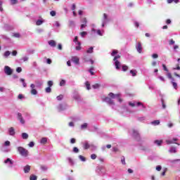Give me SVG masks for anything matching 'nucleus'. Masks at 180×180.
<instances>
[{"instance_id": "1", "label": "nucleus", "mask_w": 180, "mask_h": 180, "mask_svg": "<svg viewBox=\"0 0 180 180\" xmlns=\"http://www.w3.org/2000/svg\"><path fill=\"white\" fill-rule=\"evenodd\" d=\"M18 151L22 157H27L29 155V150L22 146L18 148Z\"/></svg>"}, {"instance_id": "2", "label": "nucleus", "mask_w": 180, "mask_h": 180, "mask_svg": "<svg viewBox=\"0 0 180 180\" xmlns=\"http://www.w3.org/2000/svg\"><path fill=\"white\" fill-rule=\"evenodd\" d=\"M4 72L5 74H6V75H12V74L13 73V70L11 68V67L5 66Z\"/></svg>"}, {"instance_id": "3", "label": "nucleus", "mask_w": 180, "mask_h": 180, "mask_svg": "<svg viewBox=\"0 0 180 180\" xmlns=\"http://www.w3.org/2000/svg\"><path fill=\"white\" fill-rule=\"evenodd\" d=\"M108 96H110V98H111L112 99H115V98H117L119 102H122V99L120 98V94H115L113 93H110L108 94Z\"/></svg>"}, {"instance_id": "4", "label": "nucleus", "mask_w": 180, "mask_h": 180, "mask_svg": "<svg viewBox=\"0 0 180 180\" xmlns=\"http://www.w3.org/2000/svg\"><path fill=\"white\" fill-rule=\"evenodd\" d=\"M103 101L105 102H106L107 103H108V105H115V102H113V101L112 100V98H109V97H105Z\"/></svg>"}, {"instance_id": "5", "label": "nucleus", "mask_w": 180, "mask_h": 180, "mask_svg": "<svg viewBox=\"0 0 180 180\" xmlns=\"http://www.w3.org/2000/svg\"><path fill=\"white\" fill-rule=\"evenodd\" d=\"M174 141H178V139L174 138V139H173V140H167L166 143H167V144H174ZM175 144H177V146H179V143H175Z\"/></svg>"}, {"instance_id": "6", "label": "nucleus", "mask_w": 180, "mask_h": 180, "mask_svg": "<svg viewBox=\"0 0 180 180\" xmlns=\"http://www.w3.org/2000/svg\"><path fill=\"white\" fill-rule=\"evenodd\" d=\"M71 61L75 63V64H79V58L77 56H72L71 58Z\"/></svg>"}, {"instance_id": "7", "label": "nucleus", "mask_w": 180, "mask_h": 180, "mask_svg": "<svg viewBox=\"0 0 180 180\" xmlns=\"http://www.w3.org/2000/svg\"><path fill=\"white\" fill-rule=\"evenodd\" d=\"M18 119L20 120L22 124H25V120L23 119V117L20 112L18 113Z\"/></svg>"}, {"instance_id": "8", "label": "nucleus", "mask_w": 180, "mask_h": 180, "mask_svg": "<svg viewBox=\"0 0 180 180\" xmlns=\"http://www.w3.org/2000/svg\"><path fill=\"white\" fill-rule=\"evenodd\" d=\"M136 50L139 53H141V51H143V46H141V42H138Z\"/></svg>"}, {"instance_id": "9", "label": "nucleus", "mask_w": 180, "mask_h": 180, "mask_svg": "<svg viewBox=\"0 0 180 180\" xmlns=\"http://www.w3.org/2000/svg\"><path fill=\"white\" fill-rule=\"evenodd\" d=\"M24 172L25 174H27L29 172H30V166L29 165H27L25 167H24Z\"/></svg>"}, {"instance_id": "10", "label": "nucleus", "mask_w": 180, "mask_h": 180, "mask_svg": "<svg viewBox=\"0 0 180 180\" xmlns=\"http://www.w3.org/2000/svg\"><path fill=\"white\" fill-rule=\"evenodd\" d=\"M10 136H15V129L13 127H10L8 129Z\"/></svg>"}, {"instance_id": "11", "label": "nucleus", "mask_w": 180, "mask_h": 180, "mask_svg": "<svg viewBox=\"0 0 180 180\" xmlns=\"http://www.w3.org/2000/svg\"><path fill=\"white\" fill-rule=\"evenodd\" d=\"M49 46H51V47H56V41H54V40L49 41Z\"/></svg>"}, {"instance_id": "12", "label": "nucleus", "mask_w": 180, "mask_h": 180, "mask_svg": "<svg viewBox=\"0 0 180 180\" xmlns=\"http://www.w3.org/2000/svg\"><path fill=\"white\" fill-rule=\"evenodd\" d=\"M115 65V68L116 70H120V63L119 62V60H114Z\"/></svg>"}, {"instance_id": "13", "label": "nucleus", "mask_w": 180, "mask_h": 180, "mask_svg": "<svg viewBox=\"0 0 180 180\" xmlns=\"http://www.w3.org/2000/svg\"><path fill=\"white\" fill-rule=\"evenodd\" d=\"M171 84H172L173 88L178 89V84L174 81V79H172Z\"/></svg>"}, {"instance_id": "14", "label": "nucleus", "mask_w": 180, "mask_h": 180, "mask_svg": "<svg viewBox=\"0 0 180 180\" xmlns=\"http://www.w3.org/2000/svg\"><path fill=\"white\" fill-rule=\"evenodd\" d=\"M22 138L23 139V140H27L29 139V134L24 132L22 134Z\"/></svg>"}, {"instance_id": "15", "label": "nucleus", "mask_w": 180, "mask_h": 180, "mask_svg": "<svg viewBox=\"0 0 180 180\" xmlns=\"http://www.w3.org/2000/svg\"><path fill=\"white\" fill-rule=\"evenodd\" d=\"M8 162H9L10 165H13V162L10 158H7L4 161V164H8Z\"/></svg>"}, {"instance_id": "16", "label": "nucleus", "mask_w": 180, "mask_h": 180, "mask_svg": "<svg viewBox=\"0 0 180 180\" xmlns=\"http://www.w3.org/2000/svg\"><path fill=\"white\" fill-rule=\"evenodd\" d=\"M11 56V51H6L4 53V57L5 58H8V57Z\"/></svg>"}, {"instance_id": "17", "label": "nucleus", "mask_w": 180, "mask_h": 180, "mask_svg": "<svg viewBox=\"0 0 180 180\" xmlns=\"http://www.w3.org/2000/svg\"><path fill=\"white\" fill-rule=\"evenodd\" d=\"M154 143L157 144V146H161L162 144V140H155Z\"/></svg>"}, {"instance_id": "18", "label": "nucleus", "mask_w": 180, "mask_h": 180, "mask_svg": "<svg viewBox=\"0 0 180 180\" xmlns=\"http://www.w3.org/2000/svg\"><path fill=\"white\" fill-rule=\"evenodd\" d=\"M160 120H155L153 122H151V124H153L154 126H158V124H160Z\"/></svg>"}, {"instance_id": "19", "label": "nucleus", "mask_w": 180, "mask_h": 180, "mask_svg": "<svg viewBox=\"0 0 180 180\" xmlns=\"http://www.w3.org/2000/svg\"><path fill=\"white\" fill-rule=\"evenodd\" d=\"M94 66H91L89 70V72H90L91 75H95V73L94 72Z\"/></svg>"}, {"instance_id": "20", "label": "nucleus", "mask_w": 180, "mask_h": 180, "mask_svg": "<svg viewBox=\"0 0 180 180\" xmlns=\"http://www.w3.org/2000/svg\"><path fill=\"white\" fill-rule=\"evenodd\" d=\"M78 46L75 47V50H77V51H79V50H81L82 47H81V42H77V44Z\"/></svg>"}, {"instance_id": "21", "label": "nucleus", "mask_w": 180, "mask_h": 180, "mask_svg": "<svg viewBox=\"0 0 180 180\" xmlns=\"http://www.w3.org/2000/svg\"><path fill=\"white\" fill-rule=\"evenodd\" d=\"M133 136H134V137H139L140 135L139 134V131L133 129Z\"/></svg>"}, {"instance_id": "22", "label": "nucleus", "mask_w": 180, "mask_h": 180, "mask_svg": "<svg viewBox=\"0 0 180 180\" xmlns=\"http://www.w3.org/2000/svg\"><path fill=\"white\" fill-rule=\"evenodd\" d=\"M40 143L41 144H46V143H47V138H42Z\"/></svg>"}, {"instance_id": "23", "label": "nucleus", "mask_w": 180, "mask_h": 180, "mask_svg": "<svg viewBox=\"0 0 180 180\" xmlns=\"http://www.w3.org/2000/svg\"><path fill=\"white\" fill-rule=\"evenodd\" d=\"M130 74H131L132 77H136L137 75V71L136 70H130Z\"/></svg>"}, {"instance_id": "24", "label": "nucleus", "mask_w": 180, "mask_h": 180, "mask_svg": "<svg viewBox=\"0 0 180 180\" xmlns=\"http://www.w3.org/2000/svg\"><path fill=\"white\" fill-rule=\"evenodd\" d=\"M81 22H82V25H86V23H87V20H86V18H81Z\"/></svg>"}, {"instance_id": "25", "label": "nucleus", "mask_w": 180, "mask_h": 180, "mask_svg": "<svg viewBox=\"0 0 180 180\" xmlns=\"http://www.w3.org/2000/svg\"><path fill=\"white\" fill-rule=\"evenodd\" d=\"M90 146L89 143H88V142L84 143V150H88V148H89Z\"/></svg>"}, {"instance_id": "26", "label": "nucleus", "mask_w": 180, "mask_h": 180, "mask_svg": "<svg viewBox=\"0 0 180 180\" xmlns=\"http://www.w3.org/2000/svg\"><path fill=\"white\" fill-rule=\"evenodd\" d=\"M31 94L32 95H37V90H36V89H32L31 90Z\"/></svg>"}, {"instance_id": "27", "label": "nucleus", "mask_w": 180, "mask_h": 180, "mask_svg": "<svg viewBox=\"0 0 180 180\" xmlns=\"http://www.w3.org/2000/svg\"><path fill=\"white\" fill-rule=\"evenodd\" d=\"M86 89H88V91H89V89H91V84H89V82H86Z\"/></svg>"}, {"instance_id": "28", "label": "nucleus", "mask_w": 180, "mask_h": 180, "mask_svg": "<svg viewBox=\"0 0 180 180\" xmlns=\"http://www.w3.org/2000/svg\"><path fill=\"white\" fill-rule=\"evenodd\" d=\"M56 98L58 99V101H63V99H64V96L60 94V95L56 97Z\"/></svg>"}, {"instance_id": "29", "label": "nucleus", "mask_w": 180, "mask_h": 180, "mask_svg": "<svg viewBox=\"0 0 180 180\" xmlns=\"http://www.w3.org/2000/svg\"><path fill=\"white\" fill-rule=\"evenodd\" d=\"M117 53H119V51L116 49H114L112 51V52L111 53V56L113 57V56H116V54H117Z\"/></svg>"}, {"instance_id": "30", "label": "nucleus", "mask_w": 180, "mask_h": 180, "mask_svg": "<svg viewBox=\"0 0 180 180\" xmlns=\"http://www.w3.org/2000/svg\"><path fill=\"white\" fill-rule=\"evenodd\" d=\"M100 86H101V85H99V84H98V83L92 85V88H94V89H98V88H99Z\"/></svg>"}, {"instance_id": "31", "label": "nucleus", "mask_w": 180, "mask_h": 180, "mask_svg": "<svg viewBox=\"0 0 180 180\" xmlns=\"http://www.w3.org/2000/svg\"><path fill=\"white\" fill-rule=\"evenodd\" d=\"M86 53H94V47H90L87 51H86Z\"/></svg>"}, {"instance_id": "32", "label": "nucleus", "mask_w": 180, "mask_h": 180, "mask_svg": "<svg viewBox=\"0 0 180 180\" xmlns=\"http://www.w3.org/2000/svg\"><path fill=\"white\" fill-rule=\"evenodd\" d=\"M129 70V67L126 65H122V71L126 72Z\"/></svg>"}, {"instance_id": "33", "label": "nucleus", "mask_w": 180, "mask_h": 180, "mask_svg": "<svg viewBox=\"0 0 180 180\" xmlns=\"http://www.w3.org/2000/svg\"><path fill=\"white\" fill-rule=\"evenodd\" d=\"M121 162L123 165H126V159L124 158V156H122L121 158Z\"/></svg>"}, {"instance_id": "34", "label": "nucleus", "mask_w": 180, "mask_h": 180, "mask_svg": "<svg viewBox=\"0 0 180 180\" xmlns=\"http://www.w3.org/2000/svg\"><path fill=\"white\" fill-rule=\"evenodd\" d=\"M79 160H81V161L85 162L86 161V158H85V157L82 156V155H79Z\"/></svg>"}, {"instance_id": "35", "label": "nucleus", "mask_w": 180, "mask_h": 180, "mask_svg": "<svg viewBox=\"0 0 180 180\" xmlns=\"http://www.w3.org/2000/svg\"><path fill=\"white\" fill-rule=\"evenodd\" d=\"M30 180H37V176H35V175H31V176H30Z\"/></svg>"}, {"instance_id": "36", "label": "nucleus", "mask_w": 180, "mask_h": 180, "mask_svg": "<svg viewBox=\"0 0 180 180\" xmlns=\"http://www.w3.org/2000/svg\"><path fill=\"white\" fill-rule=\"evenodd\" d=\"M41 169L42 171H47V169H48L47 166H46V165H41Z\"/></svg>"}, {"instance_id": "37", "label": "nucleus", "mask_w": 180, "mask_h": 180, "mask_svg": "<svg viewBox=\"0 0 180 180\" xmlns=\"http://www.w3.org/2000/svg\"><path fill=\"white\" fill-rule=\"evenodd\" d=\"M87 127H88L87 123H84V124H82V126H81V129H86Z\"/></svg>"}, {"instance_id": "38", "label": "nucleus", "mask_w": 180, "mask_h": 180, "mask_svg": "<svg viewBox=\"0 0 180 180\" xmlns=\"http://www.w3.org/2000/svg\"><path fill=\"white\" fill-rule=\"evenodd\" d=\"M86 34H88V32H86L85 31L80 32V36H82V37L86 36Z\"/></svg>"}, {"instance_id": "39", "label": "nucleus", "mask_w": 180, "mask_h": 180, "mask_svg": "<svg viewBox=\"0 0 180 180\" xmlns=\"http://www.w3.org/2000/svg\"><path fill=\"white\" fill-rule=\"evenodd\" d=\"M45 91H46V94H50V92H51V87H46L45 89Z\"/></svg>"}, {"instance_id": "40", "label": "nucleus", "mask_w": 180, "mask_h": 180, "mask_svg": "<svg viewBox=\"0 0 180 180\" xmlns=\"http://www.w3.org/2000/svg\"><path fill=\"white\" fill-rule=\"evenodd\" d=\"M42 23H43V21H42L41 20H38L37 21V22H36V25H37V26H40V25H42Z\"/></svg>"}, {"instance_id": "41", "label": "nucleus", "mask_w": 180, "mask_h": 180, "mask_svg": "<svg viewBox=\"0 0 180 180\" xmlns=\"http://www.w3.org/2000/svg\"><path fill=\"white\" fill-rule=\"evenodd\" d=\"M48 86L49 88H51V86H53V81L51 80L48 81Z\"/></svg>"}, {"instance_id": "42", "label": "nucleus", "mask_w": 180, "mask_h": 180, "mask_svg": "<svg viewBox=\"0 0 180 180\" xmlns=\"http://www.w3.org/2000/svg\"><path fill=\"white\" fill-rule=\"evenodd\" d=\"M73 41L75 43V44H78V43H79V41H78V37L76 36L73 40Z\"/></svg>"}, {"instance_id": "43", "label": "nucleus", "mask_w": 180, "mask_h": 180, "mask_svg": "<svg viewBox=\"0 0 180 180\" xmlns=\"http://www.w3.org/2000/svg\"><path fill=\"white\" fill-rule=\"evenodd\" d=\"M169 153H176V148H172L169 150Z\"/></svg>"}, {"instance_id": "44", "label": "nucleus", "mask_w": 180, "mask_h": 180, "mask_svg": "<svg viewBox=\"0 0 180 180\" xmlns=\"http://www.w3.org/2000/svg\"><path fill=\"white\" fill-rule=\"evenodd\" d=\"M120 58V55H117L114 57L113 61H117V59Z\"/></svg>"}, {"instance_id": "45", "label": "nucleus", "mask_w": 180, "mask_h": 180, "mask_svg": "<svg viewBox=\"0 0 180 180\" xmlns=\"http://www.w3.org/2000/svg\"><path fill=\"white\" fill-rule=\"evenodd\" d=\"M84 61L85 63H88V61H90L91 64H94V60L92 59H86V58H84Z\"/></svg>"}, {"instance_id": "46", "label": "nucleus", "mask_w": 180, "mask_h": 180, "mask_svg": "<svg viewBox=\"0 0 180 180\" xmlns=\"http://www.w3.org/2000/svg\"><path fill=\"white\" fill-rule=\"evenodd\" d=\"M60 86H64L65 85V80H61L60 82Z\"/></svg>"}, {"instance_id": "47", "label": "nucleus", "mask_w": 180, "mask_h": 180, "mask_svg": "<svg viewBox=\"0 0 180 180\" xmlns=\"http://www.w3.org/2000/svg\"><path fill=\"white\" fill-rule=\"evenodd\" d=\"M169 44L170 45V46H172V44H175V41H174V39H170L169 40Z\"/></svg>"}, {"instance_id": "48", "label": "nucleus", "mask_w": 180, "mask_h": 180, "mask_svg": "<svg viewBox=\"0 0 180 180\" xmlns=\"http://www.w3.org/2000/svg\"><path fill=\"white\" fill-rule=\"evenodd\" d=\"M96 154H91V160H96Z\"/></svg>"}, {"instance_id": "49", "label": "nucleus", "mask_w": 180, "mask_h": 180, "mask_svg": "<svg viewBox=\"0 0 180 180\" xmlns=\"http://www.w3.org/2000/svg\"><path fill=\"white\" fill-rule=\"evenodd\" d=\"M68 160L71 165H74V162L72 161V159L71 158H68Z\"/></svg>"}, {"instance_id": "50", "label": "nucleus", "mask_w": 180, "mask_h": 180, "mask_svg": "<svg viewBox=\"0 0 180 180\" xmlns=\"http://www.w3.org/2000/svg\"><path fill=\"white\" fill-rule=\"evenodd\" d=\"M13 36V37L19 38V37H20V34H19V33H14Z\"/></svg>"}, {"instance_id": "51", "label": "nucleus", "mask_w": 180, "mask_h": 180, "mask_svg": "<svg viewBox=\"0 0 180 180\" xmlns=\"http://www.w3.org/2000/svg\"><path fill=\"white\" fill-rule=\"evenodd\" d=\"M59 110H64V107L63 106V104H60L58 105Z\"/></svg>"}, {"instance_id": "52", "label": "nucleus", "mask_w": 180, "mask_h": 180, "mask_svg": "<svg viewBox=\"0 0 180 180\" xmlns=\"http://www.w3.org/2000/svg\"><path fill=\"white\" fill-rule=\"evenodd\" d=\"M73 151L74 153H79V150L77 147L73 148Z\"/></svg>"}, {"instance_id": "53", "label": "nucleus", "mask_w": 180, "mask_h": 180, "mask_svg": "<svg viewBox=\"0 0 180 180\" xmlns=\"http://www.w3.org/2000/svg\"><path fill=\"white\" fill-rule=\"evenodd\" d=\"M28 146H29V147H34V142H33V141L30 142Z\"/></svg>"}, {"instance_id": "54", "label": "nucleus", "mask_w": 180, "mask_h": 180, "mask_svg": "<svg viewBox=\"0 0 180 180\" xmlns=\"http://www.w3.org/2000/svg\"><path fill=\"white\" fill-rule=\"evenodd\" d=\"M75 141H76V140H75V138H72V139H70V143H71V144H75Z\"/></svg>"}, {"instance_id": "55", "label": "nucleus", "mask_w": 180, "mask_h": 180, "mask_svg": "<svg viewBox=\"0 0 180 180\" xmlns=\"http://www.w3.org/2000/svg\"><path fill=\"white\" fill-rule=\"evenodd\" d=\"M2 1H0V12H2L4 11V8H2Z\"/></svg>"}, {"instance_id": "56", "label": "nucleus", "mask_w": 180, "mask_h": 180, "mask_svg": "<svg viewBox=\"0 0 180 180\" xmlns=\"http://www.w3.org/2000/svg\"><path fill=\"white\" fill-rule=\"evenodd\" d=\"M162 68L164 71H167V72H168V68H167V66L164 64H162Z\"/></svg>"}, {"instance_id": "57", "label": "nucleus", "mask_w": 180, "mask_h": 180, "mask_svg": "<svg viewBox=\"0 0 180 180\" xmlns=\"http://www.w3.org/2000/svg\"><path fill=\"white\" fill-rule=\"evenodd\" d=\"M50 15H51V16H56V11H51L50 12Z\"/></svg>"}, {"instance_id": "58", "label": "nucleus", "mask_w": 180, "mask_h": 180, "mask_svg": "<svg viewBox=\"0 0 180 180\" xmlns=\"http://www.w3.org/2000/svg\"><path fill=\"white\" fill-rule=\"evenodd\" d=\"M16 72H22V68L20 67H18L16 68Z\"/></svg>"}, {"instance_id": "59", "label": "nucleus", "mask_w": 180, "mask_h": 180, "mask_svg": "<svg viewBox=\"0 0 180 180\" xmlns=\"http://www.w3.org/2000/svg\"><path fill=\"white\" fill-rule=\"evenodd\" d=\"M161 169H162V167L161 166L158 165V166L156 167V170H157V171H161Z\"/></svg>"}, {"instance_id": "60", "label": "nucleus", "mask_w": 180, "mask_h": 180, "mask_svg": "<svg viewBox=\"0 0 180 180\" xmlns=\"http://www.w3.org/2000/svg\"><path fill=\"white\" fill-rule=\"evenodd\" d=\"M4 145L6 146H11V142L9 141H6L5 143H4Z\"/></svg>"}, {"instance_id": "61", "label": "nucleus", "mask_w": 180, "mask_h": 180, "mask_svg": "<svg viewBox=\"0 0 180 180\" xmlns=\"http://www.w3.org/2000/svg\"><path fill=\"white\" fill-rule=\"evenodd\" d=\"M167 75L169 79H172V75L171 73L168 72Z\"/></svg>"}, {"instance_id": "62", "label": "nucleus", "mask_w": 180, "mask_h": 180, "mask_svg": "<svg viewBox=\"0 0 180 180\" xmlns=\"http://www.w3.org/2000/svg\"><path fill=\"white\" fill-rule=\"evenodd\" d=\"M11 1L12 5H15V4H18V0H11Z\"/></svg>"}, {"instance_id": "63", "label": "nucleus", "mask_w": 180, "mask_h": 180, "mask_svg": "<svg viewBox=\"0 0 180 180\" xmlns=\"http://www.w3.org/2000/svg\"><path fill=\"white\" fill-rule=\"evenodd\" d=\"M153 58H158V54L154 53L152 55Z\"/></svg>"}, {"instance_id": "64", "label": "nucleus", "mask_w": 180, "mask_h": 180, "mask_svg": "<svg viewBox=\"0 0 180 180\" xmlns=\"http://www.w3.org/2000/svg\"><path fill=\"white\" fill-rule=\"evenodd\" d=\"M80 27H81V30H82V29H84V27H86V24H82Z\"/></svg>"}]
</instances>
